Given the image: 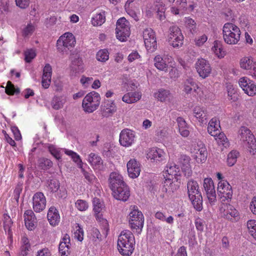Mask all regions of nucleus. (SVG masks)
I'll return each mask as SVG.
<instances>
[{
    "mask_svg": "<svg viewBox=\"0 0 256 256\" xmlns=\"http://www.w3.org/2000/svg\"><path fill=\"white\" fill-rule=\"evenodd\" d=\"M88 160L92 168L98 171H102L104 170L103 160L100 156L94 153H90L88 158Z\"/></svg>",
    "mask_w": 256,
    "mask_h": 256,
    "instance_id": "21",
    "label": "nucleus"
},
{
    "mask_svg": "<svg viewBox=\"0 0 256 256\" xmlns=\"http://www.w3.org/2000/svg\"><path fill=\"white\" fill-rule=\"evenodd\" d=\"M164 152L157 148H152L148 154L150 158L153 160L154 162H156L162 160L164 158Z\"/></svg>",
    "mask_w": 256,
    "mask_h": 256,
    "instance_id": "28",
    "label": "nucleus"
},
{
    "mask_svg": "<svg viewBox=\"0 0 256 256\" xmlns=\"http://www.w3.org/2000/svg\"><path fill=\"white\" fill-rule=\"evenodd\" d=\"M48 220L50 225L57 226L60 222V216L58 210L54 206H51L48 212Z\"/></svg>",
    "mask_w": 256,
    "mask_h": 256,
    "instance_id": "26",
    "label": "nucleus"
},
{
    "mask_svg": "<svg viewBox=\"0 0 256 256\" xmlns=\"http://www.w3.org/2000/svg\"><path fill=\"white\" fill-rule=\"evenodd\" d=\"M76 43V40L73 34L70 32H66L60 36L57 41V48L62 53H66Z\"/></svg>",
    "mask_w": 256,
    "mask_h": 256,
    "instance_id": "6",
    "label": "nucleus"
},
{
    "mask_svg": "<svg viewBox=\"0 0 256 256\" xmlns=\"http://www.w3.org/2000/svg\"><path fill=\"white\" fill-rule=\"evenodd\" d=\"M220 211L223 217L230 220H233L239 216L238 211L230 204H224L220 208Z\"/></svg>",
    "mask_w": 256,
    "mask_h": 256,
    "instance_id": "18",
    "label": "nucleus"
},
{
    "mask_svg": "<svg viewBox=\"0 0 256 256\" xmlns=\"http://www.w3.org/2000/svg\"><path fill=\"white\" fill-rule=\"evenodd\" d=\"M212 50L218 58H223L225 55V52L222 49L220 42L216 40L214 42V46Z\"/></svg>",
    "mask_w": 256,
    "mask_h": 256,
    "instance_id": "36",
    "label": "nucleus"
},
{
    "mask_svg": "<svg viewBox=\"0 0 256 256\" xmlns=\"http://www.w3.org/2000/svg\"><path fill=\"white\" fill-rule=\"evenodd\" d=\"M218 194L222 201L230 200L232 195L231 186L225 180H220L218 185Z\"/></svg>",
    "mask_w": 256,
    "mask_h": 256,
    "instance_id": "10",
    "label": "nucleus"
},
{
    "mask_svg": "<svg viewBox=\"0 0 256 256\" xmlns=\"http://www.w3.org/2000/svg\"><path fill=\"white\" fill-rule=\"evenodd\" d=\"M74 236L79 241H82L84 238V232L78 224L76 226V231L74 232Z\"/></svg>",
    "mask_w": 256,
    "mask_h": 256,
    "instance_id": "54",
    "label": "nucleus"
},
{
    "mask_svg": "<svg viewBox=\"0 0 256 256\" xmlns=\"http://www.w3.org/2000/svg\"><path fill=\"white\" fill-rule=\"evenodd\" d=\"M118 26L126 28V26H130V22L124 17L121 18L116 22V28H118Z\"/></svg>",
    "mask_w": 256,
    "mask_h": 256,
    "instance_id": "59",
    "label": "nucleus"
},
{
    "mask_svg": "<svg viewBox=\"0 0 256 256\" xmlns=\"http://www.w3.org/2000/svg\"><path fill=\"white\" fill-rule=\"evenodd\" d=\"M195 67L199 76L202 78L208 77L212 70L209 62L204 58L198 59Z\"/></svg>",
    "mask_w": 256,
    "mask_h": 256,
    "instance_id": "11",
    "label": "nucleus"
},
{
    "mask_svg": "<svg viewBox=\"0 0 256 256\" xmlns=\"http://www.w3.org/2000/svg\"><path fill=\"white\" fill-rule=\"evenodd\" d=\"M193 113L194 117L200 122L203 124L206 122L208 115L205 108L196 106L193 109Z\"/></svg>",
    "mask_w": 256,
    "mask_h": 256,
    "instance_id": "24",
    "label": "nucleus"
},
{
    "mask_svg": "<svg viewBox=\"0 0 256 256\" xmlns=\"http://www.w3.org/2000/svg\"><path fill=\"white\" fill-rule=\"evenodd\" d=\"M141 97L142 94L140 92H129L123 96L122 100L126 103L132 104L139 100Z\"/></svg>",
    "mask_w": 256,
    "mask_h": 256,
    "instance_id": "29",
    "label": "nucleus"
},
{
    "mask_svg": "<svg viewBox=\"0 0 256 256\" xmlns=\"http://www.w3.org/2000/svg\"><path fill=\"white\" fill-rule=\"evenodd\" d=\"M170 96L169 90L160 89L154 94V96L161 102H165L168 99Z\"/></svg>",
    "mask_w": 256,
    "mask_h": 256,
    "instance_id": "40",
    "label": "nucleus"
},
{
    "mask_svg": "<svg viewBox=\"0 0 256 256\" xmlns=\"http://www.w3.org/2000/svg\"><path fill=\"white\" fill-rule=\"evenodd\" d=\"M240 67L248 71L250 75L256 80V62H254L252 58L244 57L240 62Z\"/></svg>",
    "mask_w": 256,
    "mask_h": 256,
    "instance_id": "15",
    "label": "nucleus"
},
{
    "mask_svg": "<svg viewBox=\"0 0 256 256\" xmlns=\"http://www.w3.org/2000/svg\"><path fill=\"white\" fill-rule=\"evenodd\" d=\"M220 121L216 118L211 119L208 126V132L213 136H216L220 132Z\"/></svg>",
    "mask_w": 256,
    "mask_h": 256,
    "instance_id": "27",
    "label": "nucleus"
},
{
    "mask_svg": "<svg viewBox=\"0 0 256 256\" xmlns=\"http://www.w3.org/2000/svg\"><path fill=\"white\" fill-rule=\"evenodd\" d=\"M64 152L68 156H70L75 162L77 163L78 168H82V162L79 155L72 150L66 149L64 150Z\"/></svg>",
    "mask_w": 256,
    "mask_h": 256,
    "instance_id": "39",
    "label": "nucleus"
},
{
    "mask_svg": "<svg viewBox=\"0 0 256 256\" xmlns=\"http://www.w3.org/2000/svg\"><path fill=\"white\" fill-rule=\"evenodd\" d=\"M48 190L52 193L57 192L60 188V184L58 180L52 179L47 181Z\"/></svg>",
    "mask_w": 256,
    "mask_h": 256,
    "instance_id": "37",
    "label": "nucleus"
},
{
    "mask_svg": "<svg viewBox=\"0 0 256 256\" xmlns=\"http://www.w3.org/2000/svg\"><path fill=\"white\" fill-rule=\"evenodd\" d=\"M88 204L86 201L78 200L76 202V207L80 211H84L88 209Z\"/></svg>",
    "mask_w": 256,
    "mask_h": 256,
    "instance_id": "53",
    "label": "nucleus"
},
{
    "mask_svg": "<svg viewBox=\"0 0 256 256\" xmlns=\"http://www.w3.org/2000/svg\"><path fill=\"white\" fill-rule=\"evenodd\" d=\"M154 66L159 70L166 72L168 70V65L164 58L158 55L154 58Z\"/></svg>",
    "mask_w": 256,
    "mask_h": 256,
    "instance_id": "34",
    "label": "nucleus"
},
{
    "mask_svg": "<svg viewBox=\"0 0 256 256\" xmlns=\"http://www.w3.org/2000/svg\"><path fill=\"white\" fill-rule=\"evenodd\" d=\"M194 158L198 163L204 162L207 158V151L205 146L202 144V146H198L194 151Z\"/></svg>",
    "mask_w": 256,
    "mask_h": 256,
    "instance_id": "25",
    "label": "nucleus"
},
{
    "mask_svg": "<svg viewBox=\"0 0 256 256\" xmlns=\"http://www.w3.org/2000/svg\"><path fill=\"white\" fill-rule=\"evenodd\" d=\"M116 36L118 39L121 42L126 41L130 34V27L126 26V28L118 26L116 28Z\"/></svg>",
    "mask_w": 256,
    "mask_h": 256,
    "instance_id": "31",
    "label": "nucleus"
},
{
    "mask_svg": "<svg viewBox=\"0 0 256 256\" xmlns=\"http://www.w3.org/2000/svg\"><path fill=\"white\" fill-rule=\"evenodd\" d=\"M186 160L187 164L185 165H182L181 168L184 176L188 178L192 174V170L190 164V158H186Z\"/></svg>",
    "mask_w": 256,
    "mask_h": 256,
    "instance_id": "49",
    "label": "nucleus"
},
{
    "mask_svg": "<svg viewBox=\"0 0 256 256\" xmlns=\"http://www.w3.org/2000/svg\"><path fill=\"white\" fill-rule=\"evenodd\" d=\"M188 197L194 208L198 212L202 208V198L199 191L198 182L194 180H189L187 184Z\"/></svg>",
    "mask_w": 256,
    "mask_h": 256,
    "instance_id": "3",
    "label": "nucleus"
},
{
    "mask_svg": "<svg viewBox=\"0 0 256 256\" xmlns=\"http://www.w3.org/2000/svg\"><path fill=\"white\" fill-rule=\"evenodd\" d=\"M207 40V36L205 34H203L196 39V44L198 46H201Z\"/></svg>",
    "mask_w": 256,
    "mask_h": 256,
    "instance_id": "62",
    "label": "nucleus"
},
{
    "mask_svg": "<svg viewBox=\"0 0 256 256\" xmlns=\"http://www.w3.org/2000/svg\"><path fill=\"white\" fill-rule=\"evenodd\" d=\"M166 172L170 176H178L179 174L180 168L175 164L170 163L166 166Z\"/></svg>",
    "mask_w": 256,
    "mask_h": 256,
    "instance_id": "41",
    "label": "nucleus"
},
{
    "mask_svg": "<svg viewBox=\"0 0 256 256\" xmlns=\"http://www.w3.org/2000/svg\"><path fill=\"white\" fill-rule=\"evenodd\" d=\"M80 168L81 169V172L83 174L85 178L89 182H92L94 178V176L92 174L86 172L83 168L82 166V168Z\"/></svg>",
    "mask_w": 256,
    "mask_h": 256,
    "instance_id": "63",
    "label": "nucleus"
},
{
    "mask_svg": "<svg viewBox=\"0 0 256 256\" xmlns=\"http://www.w3.org/2000/svg\"><path fill=\"white\" fill-rule=\"evenodd\" d=\"M215 137V139L219 146H222L224 148H227L229 146L228 140L223 132H220Z\"/></svg>",
    "mask_w": 256,
    "mask_h": 256,
    "instance_id": "38",
    "label": "nucleus"
},
{
    "mask_svg": "<svg viewBox=\"0 0 256 256\" xmlns=\"http://www.w3.org/2000/svg\"><path fill=\"white\" fill-rule=\"evenodd\" d=\"M66 98L63 96H54L51 102V106L55 110H58L63 108L66 103Z\"/></svg>",
    "mask_w": 256,
    "mask_h": 256,
    "instance_id": "32",
    "label": "nucleus"
},
{
    "mask_svg": "<svg viewBox=\"0 0 256 256\" xmlns=\"http://www.w3.org/2000/svg\"><path fill=\"white\" fill-rule=\"evenodd\" d=\"M108 180L112 190L126 184L123 180L122 176L115 172L110 174Z\"/></svg>",
    "mask_w": 256,
    "mask_h": 256,
    "instance_id": "23",
    "label": "nucleus"
},
{
    "mask_svg": "<svg viewBox=\"0 0 256 256\" xmlns=\"http://www.w3.org/2000/svg\"><path fill=\"white\" fill-rule=\"evenodd\" d=\"M112 190L114 197L118 200L126 202L130 196V191L126 184H122Z\"/></svg>",
    "mask_w": 256,
    "mask_h": 256,
    "instance_id": "14",
    "label": "nucleus"
},
{
    "mask_svg": "<svg viewBox=\"0 0 256 256\" xmlns=\"http://www.w3.org/2000/svg\"><path fill=\"white\" fill-rule=\"evenodd\" d=\"M6 92L8 95H14V94L20 92L18 88H16L11 82L8 81L6 88Z\"/></svg>",
    "mask_w": 256,
    "mask_h": 256,
    "instance_id": "51",
    "label": "nucleus"
},
{
    "mask_svg": "<svg viewBox=\"0 0 256 256\" xmlns=\"http://www.w3.org/2000/svg\"><path fill=\"white\" fill-rule=\"evenodd\" d=\"M16 5L20 8H26L28 6L30 0H15Z\"/></svg>",
    "mask_w": 256,
    "mask_h": 256,
    "instance_id": "60",
    "label": "nucleus"
},
{
    "mask_svg": "<svg viewBox=\"0 0 256 256\" xmlns=\"http://www.w3.org/2000/svg\"><path fill=\"white\" fill-rule=\"evenodd\" d=\"M24 60L26 62H30L36 56V51L34 49H28L24 52Z\"/></svg>",
    "mask_w": 256,
    "mask_h": 256,
    "instance_id": "52",
    "label": "nucleus"
},
{
    "mask_svg": "<svg viewBox=\"0 0 256 256\" xmlns=\"http://www.w3.org/2000/svg\"><path fill=\"white\" fill-rule=\"evenodd\" d=\"M116 108L115 104L110 101L106 100L101 106V111L104 117L108 118L112 116Z\"/></svg>",
    "mask_w": 256,
    "mask_h": 256,
    "instance_id": "22",
    "label": "nucleus"
},
{
    "mask_svg": "<svg viewBox=\"0 0 256 256\" xmlns=\"http://www.w3.org/2000/svg\"><path fill=\"white\" fill-rule=\"evenodd\" d=\"M223 38L228 44H236L240 40L241 32L240 28L231 22H226L222 28Z\"/></svg>",
    "mask_w": 256,
    "mask_h": 256,
    "instance_id": "2",
    "label": "nucleus"
},
{
    "mask_svg": "<svg viewBox=\"0 0 256 256\" xmlns=\"http://www.w3.org/2000/svg\"><path fill=\"white\" fill-rule=\"evenodd\" d=\"M33 208L35 212H40L42 211L46 208V199L41 192L36 193L32 198Z\"/></svg>",
    "mask_w": 256,
    "mask_h": 256,
    "instance_id": "17",
    "label": "nucleus"
},
{
    "mask_svg": "<svg viewBox=\"0 0 256 256\" xmlns=\"http://www.w3.org/2000/svg\"><path fill=\"white\" fill-rule=\"evenodd\" d=\"M247 227L250 234L256 240V220H248Z\"/></svg>",
    "mask_w": 256,
    "mask_h": 256,
    "instance_id": "47",
    "label": "nucleus"
},
{
    "mask_svg": "<svg viewBox=\"0 0 256 256\" xmlns=\"http://www.w3.org/2000/svg\"><path fill=\"white\" fill-rule=\"evenodd\" d=\"M238 138L250 152L254 154L256 152V140L251 131L246 126H241L238 130Z\"/></svg>",
    "mask_w": 256,
    "mask_h": 256,
    "instance_id": "4",
    "label": "nucleus"
},
{
    "mask_svg": "<svg viewBox=\"0 0 256 256\" xmlns=\"http://www.w3.org/2000/svg\"><path fill=\"white\" fill-rule=\"evenodd\" d=\"M129 224L132 230L140 234L144 226V217L140 211L133 210L129 214Z\"/></svg>",
    "mask_w": 256,
    "mask_h": 256,
    "instance_id": "7",
    "label": "nucleus"
},
{
    "mask_svg": "<svg viewBox=\"0 0 256 256\" xmlns=\"http://www.w3.org/2000/svg\"><path fill=\"white\" fill-rule=\"evenodd\" d=\"M52 68L48 64H46L43 69L42 76L52 78Z\"/></svg>",
    "mask_w": 256,
    "mask_h": 256,
    "instance_id": "58",
    "label": "nucleus"
},
{
    "mask_svg": "<svg viewBox=\"0 0 256 256\" xmlns=\"http://www.w3.org/2000/svg\"><path fill=\"white\" fill-rule=\"evenodd\" d=\"M154 216L162 222H166L168 224H172L174 223V218L172 216H169L166 218L164 213L162 212H157L155 213Z\"/></svg>",
    "mask_w": 256,
    "mask_h": 256,
    "instance_id": "45",
    "label": "nucleus"
},
{
    "mask_svg": "<svg viewBox=\"0 0 256 256\" xmlns=\"http://www.w3.org/2000/svg\"><path fill=\"white\" fill-rule=\"evenodd\" d=\"M36 30V26L30 22L24 26L22 30V36L25 38H28Z\"/></svg>",
    "mask_w": 256,
    "mask_h": 256,
    "instance_id": "35",
    "label": "nucleus"
},
{
    "mask_svg": "<svg viewBox=\"0 0 256 256\" xmlns=\"http://www.w3.org/2000/svg\"><path fill=\"white\" fill-rule=\"evenodd\" d=\"M238 82L240 86L248 96H253L256 94V85L252 80L243 77L240 79Z\"/></svg>",
    "mask_w": 256,
    "mask_h": 256,
    "instance_id": "13",
    "label": "nucleus"
},
{
    "mask_svg": "<svg viewBox=\"0 0 256 256\" xmlns=\"http://www.w3.org/2000/svg\"><path fill=\"white\" fill-rule=\"evenodd\" d=\"M11 130L16 140H18L22 138L20 132L16 126H12Z\"/></svg>",
    "mask_w": 256,
    "mask_h": 256,
    "instance_id": "64",
    "label": "nucleus"
},
{
    "mask_svg": "<svg viewBox=\"0 0 256 256\" xmlns=\"http://www.w3.org/2000/svg\"><path fill=\"white\" fill-rule=\"evenodd\" d=\"M108 52L106 50H102L97 52L96 58L98 61L104 62L108 59Z\"/></svg>",
    "mask_w": 256,
    "mask_h": 256,
    "instance_id": "50",
    "label": "nucleus"
},
{
    "mask_svg": "<svg viewBox=\"0 0 256 256\" xmlns=\"http://www.w3.org/2000/svg\"><path fill=\"white\" fill-rule=\"evenodd\" d=\"M143 38L146 49L154 52L157 48V42L154 30L150 28H146L143 32Z\"/></svg>",
    "mask_w": 256,
    "mask_h": 256,
    "instance_id": "9",
    "label": "nucleus"
},
{
    "mask_svg": "<svg viewBox=\"0 0 256 256\" xmlns=\"http://www.w3.org/2000/svg\"><path fill=\"white\" fill-rule=\"evenodd\" d=\"M106 21V13L102 11L97 14L92 19V24L94 26H102Z\"/></svg>",
    "mask_w": 256,
    "mask_h": 256,
    "instance_id": "33",
    "label": "nucleus"
},
{
    "mask_svg": "<svg viewBox=\"0 0 256 256\" xmlns=\"http://www.w3.org/2000/svg\"><path fill=\"white\" fill-rule=\"evenodd\" d=\"M186 26L192 32V30L194 31L196 29V23L192 18H188L186 19Z\"/></svg>",
    "mask_w": 256,
    "mask_h": 256,
    "instance_id": "57",
    "label": "nucleus"
},
{
    "mask_svg": "<svg viewBox=\"0 0 256 256\" xmlns=\"http://www.w3.org/2000/svg\"><path fill=\"white\" fill-rule=\"evenodd\" d=\"M135 135L133 131L128 130H123L120 134V143L126 147L130 146L134 141Z\"/></svg>",
    "mask_w": 256,
    "mask_h": 256,
    "instance_id": "16",
    "label": "nucleus"
},
{
    "mask_svg": "<svg viewBox=\"0 0 256 256\" xmlns=\"http://www.w3.org/2000/svg\"><path fill=\"white\" fill-rule=\"evenodd\" d=\"M127 170L130 177H138L141 171L140 164L135 159H130L127 163Z\"/></svg>",
    "mask_w": 256,
    "mask_h": 256,
    "instance_id": "20",
    "label": "nucleus"
},
{
    "mask_svg": "<svg viewBox=\"0 0 256 256\" xmlns=\"http://www.w3.org/2000/svg\"><path fill=\"white\" fill-rule=\"evenodd\" d=\"M93 206L94 211L95 214L96 218L97 220H98L100 222L101 220L104 224V228L106 229L107 232L108 229V224L107 220L102 218V214H100L102 210L104 208L103 204L101 202L100 200L98 198H95L93 200Z\"/></svg>",
    "mask_w": 256,
    "mask_h": 256,
    "instance_id": "19",
    "label": "nucleus"
},
{
    "mask_svg": "<svg viewBox=\"0 0 256 256\" xmlns=\"http://www.w3.org/2000/svg\"><path fill=\"white\" fill-rule=\"evenodd\" d=\"M70 248V238L68 235L66 234L62 238L59 244V252L62 256H64L68 252Z\"/></svg>",
    "mask_w": 256,
    "mask_h": 256,
    "instance_id": "30",
    "label": "nucleus"
},
{
    "mask_svg": "<svg viewBox=\"0 0 256 256\" xmlns=\"http://www.w3.org/2000/svg\"><path fill=\"white\" fill-rule=\"evenodd\" d=\"M135 238L132 233L128 230H122L118 236V249L124 256H130L134 249Z\"/></svg>",
    "mask_w": 256,
    "mask_h": 256,
    "instance_id": "1",
    "label": "nucleus"
},
{
    "mask_svg": "<svg viewBox=\"0 0 256 256\" xmlns=\"http://www.w3.org/2000/svg\"><path fill=\"white\" fill-rule=\"evenodd\" d=\"M24 220H36V218L32 210H26L24 215Z\"/></svg>",
    "mask_w": 256,
    "mask_h": 256,
    "instance_id": "56",
    "label": "nucleus"
},
{
    "mask_svg": "<svg viewBox=\"0 0 256 256\" xmlns=\"http://www.w3.org/2000/svg\"><path fill=\"white\" fill-rule=\"evenodd\" d=\"M203 186L208 202L211 205L214 204L216 201V193L212 179L210 178H205L204 180Z\"/></svg>",
    "mask_w": 256,
    "mask_h": 256,
    "instance_id": "12",
    "label": "nucleus"
},
{
    "mask_svg": "<svg viewBox=\"0 0 256 256\" xmlns=\"http://www.w3.org/2000/svg\"><path fill=\"white\" fill-rule=\"evenodd\" d=\"M204 222L200 218H198L195 220L194 224L196 230L200 232H202L204 228Z\"/></svg>",
    "mask_w": 256,
    "mask_h": 256,
    "instance_id": "61",
    "label": "nucleus"
},
{
    "mask_svg": "<svg viewBox=\"0 0 256 256\" xmlns=\"http://www.w3.org/2000/svg\"><path fill=\"white\" fill-rule=\"evenodd\" d=\"M39 166L44 170H46L52 166V162L49 159L41 158L38 160Z\"/></svg>",
    "mask_w": 256,
    "mask_h": 256,
    "instance_id": "48",
    "label": "nucleus"
},
{
    "mask_svg": "<svg viewBox=\"0 0 256 256\" xmlns=\"http://www.w3.org/2000/svg\"><path fill=\"white\" fill-rule=\"evenodd\" d=\"M197 85L192 78L187 79L184 83V90L186 93L190 92L192 90H196Z\"/></svg>",
    "mask_w": 256,
    "mask_h": 256,
    "instance_id": "44",
    "label": "nucleus"
},
{
    "mask_svg": "<svg viewBox=\"0 0 256 256\" xmlns=\"http://www.w3.org/2000/svg\"><path fill=\"white\" fill-rule=\"evenodd\" d=\"M155 10L156 11L158 18L160 20H164L165 18L164 12L165 8L162 2H160L155 6Z\"/></svg>",
    "mask_w": 256,
    "mask_h": 256,
    "instance_id": "46",
    "label": "nucleus"
},
{
    "mask_svg": "<svg viewBox=\"0 0 256 256\" xmlns=\"http://www.w3.org/2000/svg\"><path fill=\"white\" fill-rule=\"evenodd\" d=\"M168 42L174 48H179L183 44L184 36L180 29L176 26L169 28Z\"/></svg>",
    "mask_w": 256,
    "mask_h": 256,
    "instance_id": "8",
    "label": "nucleus"
},
{
    "mask_svg": "<svg viewBox=\"0 0 256 256\" xmlns=\"http://www.w3.org/2000/svg\"><path fill=\"white\" fill-rule=\"evenodd\" d=\"M100 100V94L94 91L88 94L84 98L82 103L84 111L88 113L94 112L99 106Z\"/></svg>",
    "mask_w": 256,
    "mask_h": 256,
    "instance_id": "5",
    "label": "nucleus"
},
{
    "mask_svg": "<svg viewBox=\"0 0 256 256\" xmlns=\"http://www.w3.org/2000/svg\"><path fill=\"white\" fill-rule=\"evenodd\" d=\"M239 156V152L236 150L231 151L228 155L227 163L230 166H234Z\"/></svg>",
    "mask_w": 256,
    "mask_h": 256,
    "instance_id": "42",
    "label": "nucleus"
},
{
    "mask_svg": "<svg viewBox=\"0 0 256 256\" xmlns=\"http://www.w3.org/2000/svg\"><path fill=\"white\" fill-rule=\"evenodd\" d=\"M72 64L70 67L72 69L75 71L76 72H79L82 69V61L77 56H76L74 58H72Z\"/></svg>",
    "mask_w": 256,
    "mask_h": 256,
    "instance_id": "43",
    "label": "nucleus"
},
{
    "mask_svg": "<svg viewBox=\"0 0 256 256\" xmlns=\"http://www.w3.org/2000/svg\"><path fill=\"white\" fill-rule=\"evenodd\" d=\"M48 149L50 153L57 160L61 158L60 150L53 145H50Z\"/></svg>",
    "mask_w": 256,
    "mask_h": 256,
    "instance_id": "55",
    "label": "nucleus"
}]
</instances>
